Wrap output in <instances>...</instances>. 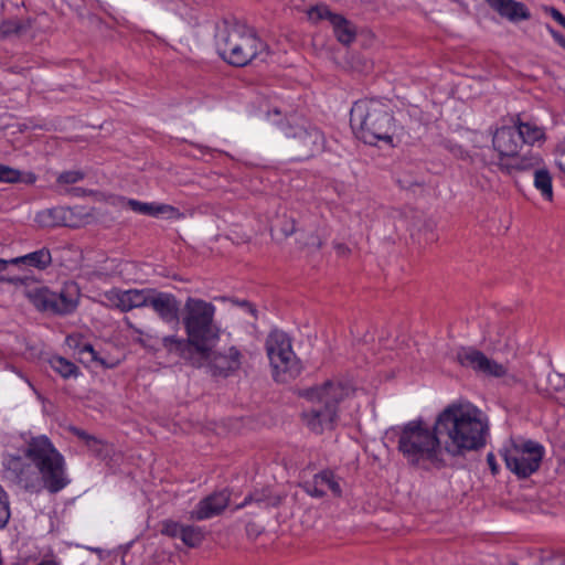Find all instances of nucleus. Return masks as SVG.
Masks as SVG:
<instances>
[{"label":"nucleus","mask_w":565,"mask_h":565,"mask_svg":"<svg viewBox=\"0 0 565 565\" xmlns=\"http://www.w3.org/2000/svg\"><path fill=\"white\" fill-rule=\"evenodd\" d=\"M488 428L487 416L469 402L449 404L436 417L437 431L447 437L444 450L451 456L483 447Z\"/></svg>","instance_id":"obj_1"},{"label":"nucleus","mask_w":565,"mask_h":565,"mask_svg":"<svg viewBox=\"0 0 565 565\" xmlns=\"http://www.w3.org/2000/svg\"><path fill=\"white\" fill-rule=\"evenodd\" d=\"M215 306L200 298L188 297L183 307L182 323L186 339L177 335L162 338L163 348L179 358H190L191 350L201 354L206 341H216L220 330L214 323Z\"/></svg>","instance_id":"obj_2"},{"label":"nucleus","mask_w":565,"mask_h":565,"mask_svg":"<svg viewBox=\"0 0 565 565\" xmlns=\"http://www.w3.org/2000/svg\"><path fill=\"white\" fill-rule=\"evenodd\" d=\"M397 449L406 461L418 468H441L445 466L440 433L436 422L429 426L422 418L411 420L398 429Z\"/></svg>","instance_id":"obj_3"},{"label":"nucleus","mask_w":565,"mask_h":565,"mask_svg":"<svg viewBox=\"0 0 565 565\" xmlns=\"http://www.w3.org/2000/svg\"><path fill=\"white\" fill-rule=\"evenodd\" d=\"M350 125L355 137L376 146L380 141L394 147V117L388 105L376 98L355 102L350 111Z\"/></svg>","instance_id":"obj_4"},{"label":"nucleus","mask_w":565,"mask_h":565,"mask_svg":"<svg viewBox=\"0 0 565 565\" xmlns=\"http://www.w3.org/2000/svg\"><path fill=\"white\" fill-rule=\"evenodd\" d=\"M216 49L223 61L236 67L265 62L269 55L268 45L256 32L239 23L226 25L217 33Z\"/></svg>","instance_id":"obj_5"},{"label":"nucleus","mask_w":565,"mask_h":565,"mask_svg":"<svg viewBox=\"0 0 565 565\" xmlns=\"http://www.w3.org/2000/svg\"><path fill=\"white\" fill-rule=\"evenodd\" d=\"M354 392L352 385L338 380H329L308 390L305 396L320 406L302 414L306 425L315 433L332 429L339 418V404L350 398Z\"/></svg>","instance_id":"obj_6"},{"label":"nucleus","mask_w":565,"mask_h":565,"mask_svg":"<svg viewBox=\"0 0 565 565\" xmlns=\"http://www.w3.org/2000/svg\"><path fill=\"white\" fill-rule=\"evenodd\" d=\"M23 456L42 472L44 489L49 492L57 493L70 483L65 458L47 436H33L26 440Z\"/></svg>","instance_id":"obj_7"},{"label":"nucleus","mask_w":565,"mask_h":565,"mask_svg":"<svg viewBox=\"0 0 565 565\" xmlns=\"http://www.w3.org/2000/svg\"><path fill=\"white\" fill-rule=\"evenodd\" d=\"M492 145L498 153L495 166L505 174L511 175L529 171L531 167L537 163L536 154L520 156L523 146L514 126L497 129L492 138Z\"/></svg>","instance_id":"obj_8"},{"label":"nucleus","mask_w":565,"mask_h":565,"mask_svg":"<svg viewBox=\"0 0 565 565\" xmlns=\"http://www.w3.org/2000/svg\"><path fill=\"white\" fill-rule=\"evenodd\" d=\"M214 342L206 341L201 354L191 350V359H181L193 367H205L213 377L226 379L234 375L242 366V352L234 345L215 347Z\"/></svg>","instance_id":"obj_9"},{"label":"nucleus","mask_w":565,"mask_h":565,"mask_svg":"<svg viewBox=\"0 0 565 565\" xmlns=\"http://www.w3.org/2000/svg\"><path fill=\"white\" fill-rule=\"evenodd\" d=\"M265 347L277 382H288L300 374L301 364L287 333L277 329L270 331Z\"/></svg>","instance_id":"obj_10"},{"label":"nucleus","mask_w":565,"mask_h":565,"mask_svg":"<svg viewBox=\"0 0 565 565\" xmlns=\"http://www.w3.org/2000/svg\"><path fill=\"white\" fill-rule=\"evenodd\" d=\"M507 468L519 478H527L539 470L544 447L533 440L511 438L500 450Z\"/></svg>","instance_id":"obj_11"},{"label":"nucleus","mask_w":565,"mask_h":565,"mask_svg":"<svg viewBox=\"0 0 565 565\" xmlns=\"http://www.w3.org/2000/svg\"><path fill=\"white\" fill-rule=\"evenodd\" d=\"M79 290L75 282H66L60 292L49 288H39L29 294L34 307L41 311L56 315L73 312L78 303Z\"/></svg>","instance_id":"obj_12"},{"label":"nucleus","mask_w":565,"mask_h":565,"mask_svg":"<svg viewBox=\"0 0 565 565\" xmlns=\"http://www.w3.org/2000/svg\"><path fill=\"white\" fill-rule=\"evenodd\" d=\"M285 134L291 139V148L300 159L310 158L324 149L323 132L305 120H295L288 126Z\"/></svg>","instance_id":"obj_13"},{"label":"nucleus","mask_w":565,"mask_h":565,"mask_svg":"<svg viewBox=\"0 0 565 565\" xmlns=\"http://www.w3.org/2000/svg\"><path fill=\"white\" fill-rule=\"evenodd\" d=\"M8 477L19 487L30 492H40L44 488L42 472L20 456H11L6 463Z\"/></svg>","instance_id":"obj_14"},{"label":"nucleus","mask_w":565,"mask_h":565,"mask_svg":"<svg viewBox=\"0 0 565 565\" xmlns=\"http://www.w3.org/2000/svg\"><path fill=\"white\" fill-rule=\"evenodd\" d=\"M457 362L465 367H470L476 372L483 373L486 375H492L501 377L505 375L507 370L502 364L486 356L479 350L472 348H462L456 354Z\"/></svg>","instance_id":"obj_15"},{"label":"nucleus","mask_w":565,"mask_h":565,"mask_svg":"<svg viewBox=\"0 0 565 565\" xmlns=\"http://www.w3.org/2000/svg\"><path fill=\"white\" fill-rule=\"evenodd\" d=\"M153 288L146 289H114L105 296L116 308L122 312L130 311L135 308L148 307Z\"/></svg>","instance_id":"obj_16"},{"label":"nucleus","mask_w":565,"mask_h":565,"mask_svg":"<svg viewBox=\"0 0 565 565\" xmlns=\"http://www.w3.org/2000/svg\"><path fill=\"white\" fill-rule=\"evenodd\" d=\"M167 323L179 321L180 301L169 292L152 289L149 306Z\"/></svg>","instance_id":"obj_17"},{"label":"nucleus","mask_w":565,"mask_h":565,"mask_svg":"<svg viewBox=\"0 0 565 565\" xmlns=\"http://www.w3.org/2000/svg\"><path fill=\"white\" fill-rule=\"evenodd\" d=\"M228 502L230 494L226 491L215 492L198 503L190 512V520L202 521L218 515Z\"/></svg>","instance_id":"obj_18"},{"label":"nucleus","mask_w":565,"mask_h":565,"mask_svg":"<svg viewBox=\"0 0 565 565\" xmlns=\"http://www.w3.org/2000/svg\"><path fill=\"white\" fill-rule=\"evenodd\" d=\"M127 206L136 213L154 217L159 215H164L170 220H180L184 217V213L181 212L178 207L164 203H147L135 199H129L127 200Z\"/></svg>","instance_id":"obj_19"},{"label":"nucleus","mask_w":565,"mask_h":565,"mask_svg":"<svg viewBox=\"0 0 565 565\" xmlns=\"http://www.w3.org/2000/svg\"><path fill=\"white\" fill-rule=\"evenodd\" d=\"M489 7L494 10L500 17L508 19L511 22L521 20H529L531 13L526 6L515 0H486Z\"/></svg>","instance_id":"obj_20"},{"label":"nucleus","mask_w":565,"mask_h":565,"mask_svg":"<svg viewBox=\"0 0 565 565\" xmlns=\"http://www.w3.org/2000/svg\"><path fill=\"white\" fill-rule=\"evenodd\" d=\"M308 493L316 498H322L327 492H331L334 497L341 495V487L335 480L331 471L324 470L313 477L312 482L308 486Z\"/></svg>","instance_id":"obj_21"},{"label":"nucleus","mask_w":565,"mask_h":565,"mask_svg":"<svg viewBox=\"0 0 565 565\" xmlns=\"http://www.w3.org/2000/svg\"><path fill=\"white\" fill-rule=\"evenodd\" d=\"M537 163L529 170H533V184L534 188L541 193L542 198L552 202L554 199L553 192V178L547 168L543 166V160L536 154Z\"/></svg>","instance_id":"obj_22"},{"label":"nucleus","mask_w":565,"mask_h":565,"mask_svg":"<svg viewBox=\"0 0 565 565\" xmlns=\"http://www.w3.org/2000/svg\"><path fill=\"white\" fill-rule=\"evenodd\" d=\"M10 263L13 265H25L29 267H34L36 269H45L52 263V255L49 248L43 247L39 250L29 253L26 255L15 257L10 259Z\"/></svg>","instance_id":"obj_23"},{"label":"nucleus","mask_w":565,"mask_h":565,"mask_svg":"<svg viewBox=\"0 0 565 565\" xmlns=\"http://www.w3.org/2000/svg\"><path fill=\"white\" fill-rule=\"evenodd\" d=\"M331 25L333 28V33H334L337 40L341 44L349 45L355 40V36H356L355 28L343 15L338 14L337 17H333V21L331 22Z\"/></svg>","instance_id":"obj_24"},{"label":"nucleus","mask_w":565,"mask_h":565,"mask_svg":"<svg viewBox=\"0 0 565 565\" xmlns=\"http://www.w3.org/2000/svg\"><path fill=\"white\" fill-rule=\"evenodd\" d=\"M514 127L518 129L522 146L525 143L533 145L535 141L544 137L543 130L536 125L518 121L515 122Z\"/></svg>","instance_id":"obj_25"},{"label":"nucleus","mask_w":565,"mask_h":565,"mask_svg":"<svg viewBox=\"0 0 565 565\" xmlns=\"http://www.w3.org/2000/svg\"><path fill=\"white\" fill-rule=\"evenodd\" d=\"M49 362L51 367L64 379L76 377L79 374V369L63 356H52Z\"/></svg>","instance_id":"obj_26"},{"label":"nucleus","mask_w":565,"mask_h":565,"mask_svg":"<svg viewBox=\"0 0 565 565\" xmlns=\"http://www.w3.org/2000/svg\"><path fill=\"white\" fill-rule=\"evenodd\" d=\"M63 210L55 207V209H47L44 211H41L36 214L35 221L39 223L42 227H55L62 224L63 217Z\"/></svg>","instance_id":"obj_27"},{"label":"nucleus","mask_w":565,"mask_h":565,"mask_svg":"<svg viewBox=\"0 0 565 565\" xmlns=\"http://www.w3.org/2000/svg\"><path fill=\"white\" fill-rule=\"evenodd\" d=\"M204 537L205 534L200 526L184 525L180 539L184 545L194 548L201 545Z\"/></svg>","instance_id":"obj_28"},{"label":"nucleus","mask_w":565,"mask_h":565,"mask_svg":"<svg viewBox=\"0 0 565 565\" xmlns=\"http://www.w3.org/2000/svg\"><path fill=\"white\" fill-rule=\"evenodd\" d=\"M29 28V22L19 19L7 20L0 24V38L23 34Z\"/></svg>","instance_id":"obj_29"},{"label":"nucleus","mask_w":565,"mask_h":565,"mask_svg":"<svg viewBox=\"0 0 565 565\" xmlns=\"http://www.w3.org/2000/svg\"><path fill=\"white\" fill-rule=\"evenodd\" d=\"M308 19L312 22H318L321 20H328L330 23L333 21V17H337V13L330 11L329 7L326 4H317L311 7L308 11Z\"/></svg>","instance_id":"obj_30"},{"label":"nucleus","mask_w":565,"mask_h":565,"mask_svg":"<svg viewBox=\"0 0 565 565\" xmlns=\"http://www.w3.org/2000/svg\"><path fill=\"white\" fill-rule=\"evenodd\" d=\"M184 525L180 524L179 522H175L173 520H164L161 522V534L169 536V537H181V533Z\"/></svg>","instance_id":"obj_31"},{"label":"nucleus","mask_w":565,"mask_h":565,"mask_svg":"<svg viewBox=\"0 0 565 565\" xmlns=\"http://www.w3.org/2000/svg\"><path fill=\"white\" fill-rule=\"evenodd\" d=\"M10 519L9 500L6 491L0 486V529L3 527Z\"/></svg>","instance_id":"obj_32"},{"label":"nucleus","mask_w":565,"mask_h":565,"mask_svg":"<svg viewBox=\"0 0 565 565\" xmlns=\"http://www.w3.org/2000/svg\"><path fill=\"white\" fill-rule=\"evenodd\" d=\"M21 172L0 163V182L15 183L20 181Z\"/></svg>","instance_id":"obj_33"},{"label":"nucleus","mask_w":565,"mask_h":565,"mask_svg":"<svg viewBox=\"0 0 565 565\" xmlns=\"http://www.w3.org/2000/svg\"><path fill=\"white\" fill-rule=\"evenodd\" d=\"M83 173L79 171H66L58 175L57 181L64 184H73L83 179Z\"/></svg>","instance_id":"obj_34"},{"label":"nucleus","mask_w":565,"mask_h":565,"mask_svg":"<svg viewBox=\"0 0 565 565\" xmlns=\"http://www.w3.org/2000/svg\"><path fill=\"white\" fill-rule=\"evenodd\" d=\"M72 431L78 437L81 438L82 440L85 441V444L87 445V447H90L92 444H98V439L89 434H87L86 431L79 429V428H73Z\"/></svg>","instance_id":"obj_35"},{"label":"nucleus","mask_w":565,"mask_h":565,"mask_svg":"<svg viewBox=\"0 0 565 565\" xmlns=\"http://www.w3.org/2000/svg\"><path fill=\"white\" fill-rule=\"evenodd\" d=\"M297 231V227H296V221L294 218H286L284 221V224L281 226V232L284 233L285 236H290L292 234H295Z\"/></svg>","instance_id":"obj_36"},{"label":"nucleus","mask_w":565,"mask_h":565,"mask_svg":"<svg viewBox=\"0 0 565 565\" xmlns=\"http://www.w3.org/2000/svg\"><path fill=\"white\" fill-rule=\"evenodd\" d=\"M487 462L491 470V473L495 476L499 472V465L497 463L495 456L492 452L487 455Z\"/></svg>","instance_id":"obj_37"},{"label":"nucleus","mask_w":565,"mask_h":565,"mask_svg":"<svg viewBox=\"0 0 565 565\" xmlns=\"http://www.w3.org/2000/svg\"><path fill=\"white\" fill-rule=\"evenodd\" d=\"M81 354L87 353L90 355L92 361H97L96 351L94 350L93 345L89 343H85L78 351Z\"/></svg>","instance_id":"obj_38"},{"label":"nucleus","mask_w":565,"mask_h":565,"mask_svg":"<svg viewBox=\"0 0 565 565\" xmlns=\"http://www.w3.org/2000/svg\"><path fill=\"white\" fill-rule=\"evenodd\" d=\"M551 17L558 22L563 28H565V15H563L557 9L550 8Z\"/></svg>","instance_id":"obj_39"},{"label":"nucleus","mask_w":565,"mask_h":565,"mask_svg":"<svg viewBox=\"0 0 565 565\" xmlns=\"http://www.w3.org/2000/svg\"><path fill=\"white\" fill-rule=\"evenodd\" d=\"M557 166L565 173V146L558 151Z\"/></svg>","instance_id":"obj_40"},{"label":"nucleus","mask_w":565,"mask_h":565,"mask_svg":"<svg viewBox=\"0 0 565 565\" xmlns=\"http://www.w3.org/2000/svg\"><path fill=\"white\" fill-rule=\"evenodd\" d=\"M552 34H553V38L555 39V41L562 46L565 49V36L562 35L561 33L556 32V31H552Z\"/></svg>","instance_id":"obj_41"},{"label":"nucleus","mask_w":565,"mask_h":565,"mask_svg":"<svg viewBox=\"0 0 565 565\" xmlns=\"http://www.w3.org/2000/svg\"><path fill=\"white\" fill-rule=\"evenodd\" d=\"M136 332L139 334V338L137 339V341H138L141 345L147 347V345H148V343H147V339H145V338H143L145 332H143V331H141V330H139V329H136ZM146 337H147L148 339H150V337H149L148 334H146Z\"/></svg>","instance_id":"obj_42"},{"label":"nucleus","mask_w":565,"mask_h":565,"mask_svg":"<svg viewBox=\"0 0 565 565\" xmlns=\"http://www.w3.org/2000/svg\"><path fill=\"white\" fill-rule=\"evenodd\" d=\"M335 248L338 249V252L342 255H345V254H349L350 253V249L348 246H345L344 244H338L335 246Z\"/></svg>","instance_id":"obj_43"},{"label":"nucleus","mask_w":565,"mask_h":565,"mask_svg":"<svg viewBox=\"0 0 565 565\" xmlns=\"http://www.w3.org/2000/svg\"><path fill=\"white\" fill-rule=\"evenodd\" d=\"M36 565H58V563L56 561H54V559H42Z\"/></svg>","instance_id":"obj_44"},{"label":"nucleus","mask_w":565,"mask_h":565,"mask_svg":"<svg viewBox=\"0 0 565 565\" xmlns=\"http://www.w3.org/2000/svg\"><path fill=\"white\" fill-rule=\"evenodd\" d=\"M9 264H11L10 260H6V259H1L0 258V271L6 270Z\"/></svg>","instance_id":"obj_45"},{"label":"nucleus","mask_w":565,"mask_h":565,"mask_svg":"<svg viewBox=\"0 0 565 565\" xmlns=\"http://www.w3.org/2000/svg\"><path fill=\"white\" fill-rule=\"evenodd\" d=\"M100 445H102V443H100V440H98V444H92V446L89 448L92 450L98 452V451H100Z\"/></svg>","instance_id":"obj_46"},{"label":"nucleus","mask_w":565,"mask_h":565,"mask_svg":"<svg viewBox=\"0 0 565 565\" xmlns=\"http://www.w3.org/2000/svg\"><path fill=\"white\" fill-rule=\"evenodd\" d=\"M250 501H252V497H247V498H245V501H244L241 505H238V508H241V507H243V505L247 504V503H248V502H250Z\"/></svg>","instance_id":"obj_47"},{"label":"nucleus","mask_w":565,"mask_h":565,"mask_svg":"<svg viewBox=\"0 0 565 565\" xmlns=\"http://www.w3.org/2000/svg\"><path fill=\"white\" fill-rule=\"evenodd\" d=\"M271 113H273L274 115H277V116H279V115H280V111H279L277 108H275Z\"/></svg>","instance_id":"obj_48"},{"label":"nucleus","mask_w":565,"mask_h":565,"mask_svg":"<svg viewBox=\"0 0 565 565\" xmlns=\"http://www.w3.org/2000/svg\"><path fill=\"white\" fill-rule=\"evenodd\" d=\"M558 562H559V565H565V558H559Z\"/></svg>","instance_id":"obj_49"},{"label":"nucleus","mask_w":565,"mask_h":565,"mask_svg":"<svg viewBox=\"0 0 565 565\" xmlns=\"http://www.w3.org/2000/svg\"><path fill=\"white\" fill-rule=\"evenodd\" d=\"M504 345H510V342H509V339H507V341L504 342Z\"/></svg>","instance_id":"obj_50"}]
</instances>
